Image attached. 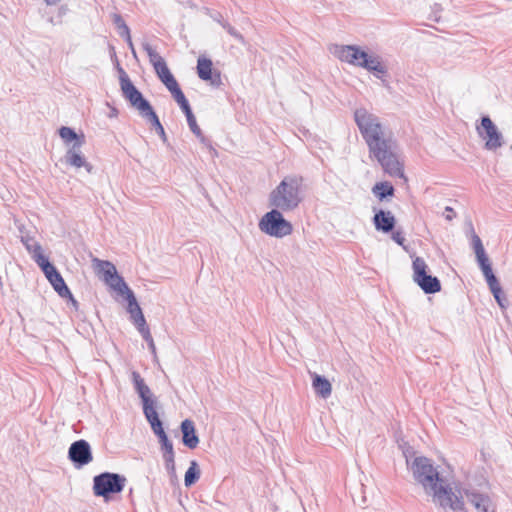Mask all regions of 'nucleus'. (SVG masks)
<instances>
[{
    "mask_svg": "<svg viewBox=\"0 0 512 512\" xmlns=\"http://www.w3.org/2000/svg\"><path fill=\"white\" fill-rule=\"evenodd\" d=\"M414 480L422 486L425 493L433 497V501L441 507H449L453 511L467 512L464 502L457 497L448 486L445 479L433 466L430 459L424 456L416 457L411 464Z\"/></svg>",
    "mask_w": 512,
    "mask_h": 512,
    "instance_id": "obj_2",
    "label": "nucleus"
},
{
    "mask_svg": "<svg viewBox=\"0 0 512 512\" xmlns=\"http://www.w3.org/2000/svg\"><path fill=\"white\" fill-rule=\"evenodd\" d=\"M222 27L226 29V31L240 43L244 44L245 40L242 34H240L233 26H231L228 22H223Z\"/></svg>",
    "mask_w": 512,
    "mask_h": 512,
    "instance_id": "obj_37",
    "label": "nucleus"
},
{
    "mask_svg": "<svg viewBox=\"0 0 512 512\" xmlns=\"http://www.w3.org/2000/svg\"><path fill=\"white\" fill-rule=\"evenodd\" d=\"M144 51L147 53L151 64L154 69L158 67V65H162L165 63V60L158 54V52L147 42L142 44Z\"/></svg>",
    "mask_w": 512,
    "mask_h": 512,
    "instance_id": "obj_29",
    "label": "nucleus"
},
{
    "mask_svg": "<svg viewBox=\"0 0 512 512\" xmlns=\"http://www.w3.org/2000/svg\"><path fill=\"white\" fill-rule=\"evenodd\" d=\"M212 61L205 57L198 58L197 73L200 79L204 81L210 80L213 85L220 83V75L217 74L215 78L212 76Z\"/></svg>",
    "mask_w": 512,
    "mask_h": 512,
    "instance_id": "obj_17",
    "label": "nucleus"
},
{
    "mask_svg": "<svg viewBox=\"0 0 512 512\" xmlns=\"http://www.w3.org/2000/svg\"><path fill=\"white\" fill-rule=\"evenodd\" d=\"M82 143H73L71 147L66 151L64 156V162L72 167L81 168L84 167L88 172H91L92 166L89 164L81 152Z\"/></svg>",
    "mask_w": 512,
    "mask_h": 512,
    "instance_id": "obj_13",
    "label": "nucleus"
},
{
    "mask_svg": "<svg viewBox=\"0 0 512 512\" xmlns=\"http://www.w3.org/2000/svg\"><path fill=\"white\" fill-rule=\"evenodd\" d=\"M182 442L189 449H195L199 444V438L195 431L194 422L185 419L181 423Z\"/></svg>",
    "mask_w": 512,
    "mask_h": 512,
    "instance_id": "obj_16",
    "label": "nucleus"
},
{
    "mask_svg": "<svg viewBox=\"0 0 512 512\" xmlns=\"http://www.w3.org/2000/svg\"><path fill=\"white\" fill-rule=\"evenodd\" d=\"M66 297H68V298L70 299V301H71L72 305H73L75 308H77V306H78V302L74 299V297H73L72 293L70 292V295H67Z\"/></svg>",
    "mask_w": 512,
    "mask_h": 512,
    "instance_id": "obj_53",
    "label": "nucleus"
},
{
    "mask_svg": "<svg viewBox=\"0 0 512 512\" xmlns=\"http://www.w3.org/2000/svg\"><path fill=\"white\" fill-rule=\"evenodd\" d=\"M49 282L60 297L65 298L67 295H70V290L60 273L54 275V278L50 279Z\"/></svg>",
    "mask_w": 512,
    "mask_h": 512,
    "instance_id": "obj_25",
    "label": "nucleus"
},
{
    "mask_svg": "<svg viewBox=\"0 0 512 512\" xmlns=\"http://www.w3.org/2000/svg\"><path fill=\"white\" fill-rule=\"evenodd\" d=\"M488 287L492 294H496L498 292V288L500 287V283L494 273L488 274L484 276Z\"/></svg>",
    "mask_w": 512,
    "mask_h": 512,
    "instance_id": "obj_35",
    "label": "nucleus"
},
{
    "mask_svg": "<svg viewBox=\"0 0 512 512\" xmlns=\"http://www.w3.org/2000/svg\"><path fill=\"white\" fill-rule=\"evenodd\" d=\"M143 339L148 343L149 349L152 351V353H155L156 347L153 341V338L151 336L150 331H144L143 334H141Z\"/></svg>",
    "mask_w": 512,
    "mask_h": 512,
    "instance_id": "obj_41",
    "label": "nucleus"
},
{
    "mask_svg": "<svg viewBox=\"0 0 512 512\" xmlns=\"http://www.w3.org/2000/svg\"><path fill=\"white\" fill-rule=\"evenodd\" d=\"M496 302L498 303V305L502 308V309H505L508 307L509 305V302L506 298V295L504 294V292L502 291V288L501 286L498 288V292L496 294H493Z\"/></svg>",
    "mask_w": 512,
    "mask_h": 512,
    "instance_id": "obj_38",
    "label": "nucleus"
},
{
    "mask_svg": "<svg viewBox=\"0 0 512 512\" xmlns=\"http://www.w3.org/2000/svg\"><path fill=\"white\" fill-rule=\"evenodd\" d=\"M477 131L486 140V149L496 150L502 146V134L488 116L482 117L481 127H477Z\"/></svg>",
    "mask_w": 512,
    "mask_h": 512,
    "instance_id": "obj_10",
    "label": "nucleus"
},
{
    "mask_svg": "<svg viewBox=\"0 0 512 512\" xmlns=\"http://www.w3.org/2000/svg\"><path fill=\"white\" fill-rule=\"evenodd\" d=\"M161 449H162L163 453H172V452H174L173 444H172L171 441L168 442L166 445L161 446Z\"/></svg>",
    "mask_w": 512,
    "mask_h": 512,
    "instance_id": "obj_47",
    "label": "nucleus"
},
{
    "mask_svg": "<svg viewBox=\"0 0 512 512\" xmlns=\"http://www.w3.org/2000/svg\"><path fill=\"white\" fill-rule=\"evenodd\" d=\"M444 217L446 220L451 221L455 217V212L453 208L447 206L444 211Z\"/></svg>",
    "mask_w": 512,
    "mask_h": 512,
    "instance_id": "obj_44",
    "label": "nucleus"
},
{
    "mask_svg": "<svg viewBox=\"0 0 512 512\" xmlns=\"http://www.w3.org/2000/svg\"><path fill=\"white\" fill-rule=\"evenodd\" d=\"M277 208L272 209L262 216L259 221V229L272 237L283 238L293 231L292 224L287 221Z\"/></svg>",
    "mask_w": 512,
    "mask_h": 512,
    "instance_id": "obj_5",
    "label": "nucleus"
},
{
    "mask_svg": "<svg viewBox=\"0 0 512 512\" xmlns=\"http://www.w3.org/2000/svg\"><path fill=\"white\" fill-rule=\"evenodd\" d=\"M354 121L365 141L369 158L394 178H404V165L400 160L397 140L381 119L364 107L356 108Z\"/></svg>",
    "mask_w": 512,
    "mask_h": 512,
    "instance_id": "obj_1",
    "label": "nucleus"
},
{
    "mask_svg": "<svg viewBox=\"0 0 512 512\" xmlns=\"http://www.w3.org/2000/svg\"><path fill=\"white\" fill-rule=\"evenodd\" d=\"M199 141L204 144L205 146L209 147L210 149H212V146L209 142V140L202 134V131L200 132V136H196Z\"/></svg>",
    "mask_w": 512,
    "mask_h": 512,
    "instance_id": "obj_46",
    "label": "nucleus"
},
{
    "mask_svg": "<svg viewBox=\"0 0 512 512\" xmlns=\"http://www.w3.org/2000/svg\"><path fill=\"white\" fill-rule=\"evenodd\" d=\"M125 41L127 42L132 54L134 57H136V51H135V48H134V45H133V42H132V38H131V35H129V38H124Z\"/></svg>",
    "mask_w": 512,
    "mask_h": 512,
    "instance_id": "obj_48",
    "label": "nucleus"
},
{
    "mask_svg": "<svg viewBox=\"0 0 512 512\" xmlns=\"http://www.w3.org/2000/svg\"><path fill=\"white\" fill-rule=\"evenodd\" d=\"M124 297L126 298L127 302H128V307H127V311L128 313H131V312H134V311H138L140 308L137 300H136V297L133 293V291L131 289H129L125 294H124Z\"/></svg>",
    "mask_w": 512,
    "mask_h": 512,
    "instance_id": "obj_34",
    "label": "nucleus"
},
{
    "mask_svg": "<svg viewBox=\"0 0 512 512\" xmlns=\"http://www.w3.org/2000/svg\"><path fill=\"white\" fill-rule=\"evenodd\" d=\"M458 497V495H456ZM463 497L471 503L478 512H495V508L489 496L478 493L475 490L464 489L463 494L459 496L463 501Z\"/></svg>",
    "mask_w": 512,
    "mask_h": 512,
    "instance_id": "obj_12",
    "label": "nucleus"
},
{
    "mask_svg": "<svg viewBox=\"0 0 512 512\" xmlns=\"http://www.w3.org/2000/svg\"><path fill=\"white\" fill-rule=\"evenodd\" d=\"M394 192L395 189L393 185L387 181L377 182L372 187V193L381 201H383L387 197L393 196Z\"/></svg>",
    "mask_w": 512,
    "mask_h": 512,
    "instance_id": "obj_21",
    "label": "nucleus"
},
{
    "mask_svg": "<svg viewBox=\"0 0 512 512\" xmlns=\"http://www.w3.org/2000/svg\"><path fill=\"white\" fill-rule=\"evenodd\" d=\"M392 239L399 245H403L405 242V237L400 231L392 232Z\"/></svg>",
    "mask_w": 512,
    "mask_h": 512,
    "instance_id": "obj_42",
    "label": "nucleus"
},
{
    "mask_svg": "<svg viewBox=\"0 0 512 512\" xmlns=\"http://www.w3.org/2000/svg\"><path fill=\"white\" fill-rule=\"evenodd\" d=\"M68 457L76 467H83L93 460L90 444L80 439L73 442L68 450Z\"/></svg>",
    "mask_w": 512,
    "mask_h": 512,
    "instance_id": "obj_11",
    "label": "nucleus"
},
{
    "mask_svg": "<svg viewBox=\"0 0 512 512\" xmlns=\"http://www.w3.org/2000/svg\"><path fill=\"white\" fill-rule=\"evenodd\" d=\"M187 123L193 134L195 136H200L201 129L197 125L196 118L194 115L187 117Z\"/></svg>",
    "mask_w": 512,
    "mask_h": 512,
    "instance_id": "obj_40",
    "label": "nucleus"
},
{
    "mask_svg": "<svg viewBox=\"0 0 512 512\" xmlns=\"http://www.w3.org/2000/svg\"><path fill=\"white\" fill-rule=\"evenodd\" d=\"M179 106H180V108L182 109V111L184 112V114H185L186 118H187V117H189V116H191V115H194V114H193V112H192V110H191V107H190V105H189L188 100H187V101H185V102H183V103H182V104H180Z\"/></svg>",
    "mask_w": 512,
    "mask_h": 512,
    "instance_id": "obj_43",
    "label": "nucleus"
},
{
    "mask_svg": "<svg viewBox=\"0 0 512 512\" xmlns=\"http://www.w3.org/2000/svg\"><path fill=\"white\" fill-rule=\"evenodd\" d=\"M144 51L147 53L151 64L154 69L158 67V65H162L165 63V60L158 54V52L147 42L142 44Z\"/></svg>",
    "mask_w": 512,
    "mask_h": 512,
    "instance_id": "obj_27",
    "label": "nucleus"
},
{
    "mask_svg": "<svg viewBox=\"0 0 512 512\" xmlns=\"http://www.w3.org/2000/svg\"><path fill=\"white\" fill-rule=\"evenodd\" d=\"M472 246L476 255L477 262L480 266V268L484 267L485 265L489 264V259L485 253L482 241L480 237L476 234H473L472 236Z\"/></svg>",
    "mask_w": 512,
    "mask_h": 512,
    "instance_id": "obj_20",
    "label": "nucleus"
},
{
    "mask_svg": "<svg viewBox=\"0 0 512 512\" xmlns=\"http://www.w3.org/2000/svg\"><path fill=\"white\" fill-rule=\"evenodd\" d=\"M213 19L214 21H216L217 23H219L221 26H222V23L225 22L221 16V14H216L215 16H213Z\"/></svg>",
    "mask_w": 512,
    "mask_h": 512,
    "instance_id": "obj_52",
    "label": "nucleus"
},
{
    "mask_svg": "<svg viewBox=\"0 0 512 512\" xmlns=\"http://www.w3.org/2000/svg\"><path fill=\"white\" fill-rule=\"evenodd\" d=\"M413 280L426 293L434 294L441 290V283L435 276L428 274V266L421 257H416L412 263Z\"/></svg>",
    "mask_w": 512,
    "mask_h": 512,
    "instance_id": "obj_9",
    "label": "nucleus"
},
{
    "mask_svg": "<svg viewBox=\"0 0 512 512\" xmlns=\"http://www.w3.org/2000/svg\"><path fill=\"white\" fill-rule=\"evenodd\" d=\"M143 413L150 426H154L161 422L156 410V402L143 406Z\"/></svg>",
    "mask_w": 512,
    "mask_h": 512,
    "instance_id": "obj_30",
    "label": "nucleus"
},
{
    "mask_svg": "<svg viewBox=\"0 0 512 512\" xmlns=\"http://www.w3.org/2000/svg\"><path fill=\"white\" fill-rule=\"evenodd\" d=\"M132 322L137 327L140 334H143L145 330L150 331L147 326L144 315L143 316L138 315V318L134 319V321H132Z\"/></svg>",
    "mask_w": 512,
    "mask_h": 512,
    "instance_id": "obj_39",
    "label": "nucleus"
},
{
    "mask_svg": "<svg viewBox=\"0 0 512 512\" xmlns=\"http://www.w3.org/2000/svg\"><path fill=\"white\" fill-rule=\"evenodd\" d=\"M151 429H152V431H153L157 436H159V435H161V434L165 433L164 428H163V425H162V422L157 423V424H156V425H154V426H151Z\"/></svg>",
    "mask_w": 512,
    "mask_h": 512,
    "instance_id": "obj_45",
    "label": "nucleus"
},
{
    "mask_svg": "<svg viewBox=\"0 0 512 512\" xmlns=\"http://www.w3.org/2000/svg\"><path fill=\"white\" fill-rule=\"evenodd\" d=\"M481 270H482L484 276L493 273L490 263L485 265L484 267H482Z\"/></svg>",
    "mask_w": 512,
    "mask_h": 512,
    "instance_id": "obj_50",
    "label": "nucleus"
},
{
    "mask_svg": "<svg viewBox=\"0 0 512 512\" xmlns=\"http://www.w3.org/2000/svg\"><path fill=\"white\" fill-rule=\"evenodd\" d=\"M131 379L134 385V389L142 400V405H148L156 400L153 398V394L150 388L146 385L144 379L141 377L140 373L137 371H132Z\"/></svg>",
    "mask_w": 512,
    "mask_h": 512,
    "instance_id": "obj_14",
    "label": "nucleus"
},
{
    "mask_svg": "<svg viewBox=\"0 0 512 512\" xmlns=\"http://www.w3.org/2000/svg\"><path fill=\"white\" fill-rule=\"evenodd\" d=\"M21 242L31 255L32 259L36 262L38 259V256H45L43 254L42 246L38 241H36L33 237H31L29 234L22 233L21 235Z\"/></svg>",
    "mask_w": 512,
    "mask_h": 512,
    "instance_id": "obj_19",
    "label": "nucleus"
},
{
    "mask_svg": "<svg viewBox=\"0 0 512 512\" xmlns=\"http://www.w3.org/2000/svg\"><path fill=\"white\" fill-rule=\"evenodd\" d=\"M129 314L132 321H134V319H137L138 315L143 316V312L141 309H139L138 311L131 312Z\"/></svg>",
    "mask_w": 512,
    "mask_h": 512,
    "instance_id": "obj_51",
    "label": "nucleus"
},
{
    "mask_svg": "<svg viewBox=\"0 0 512 512\" xmlns=\"http://www.w3.org/2000/svg\"><path fill=\"white\" fill-rule=\"evenodd\" d=\"M311 376L312 387L315 393L323 399L328 398L332 393V386L329 380L317 373H311Z\"/></svg>",
    "mask_w": 512,
    "mask_h": 512,
    "instance_id": "obj_18",
    "label": "nucleus"
},
{
    "mask_svg": "<svg viewBox=\"0 0 512 512\" xmlns=\"http://www.w3.org/2000/svg\"><path fill=\"white\" fill-rule=\"evenodd\" d=\"M144 51L147 53L151 64L154 69L158 67V65H162L165 63V60L158 54V52L147 42L142 44Z\"/></svg>",
    "mask_w": 512,
    "mask_h": 512,
    "instance_id": "obj_28",
    "label": "nucleus"
},
{
    "mask_svg": "<svg viewBox=\"0 0 512 512\" xmlns=\"http://www.w3.org/2000/svg\"><path fill=\"white\" fill-rule=\"evenodd\" d=\"M143 118L149 121L156 128L157 132L159 133L163 141L167 140L164 128L153 109H151L148 113H145Z\"/></svg>",
    "mask_w": 512,
    "mask_h": 512,
    "instance_id": "obj_31",
    "label": "nucleus"
},
{
    "mask_svg": "<svg viewBox=\"0 0 512 512\" xmlns=\"http://www.w3.org/2000/svg\"><path fill=\"white\" fill-rule=\"evenodd\" d=\"M92 263L97 273L102 275L103 281L113 291L124 296V294L130 289L123 277L118 274L113 263L106 260H100L98 258H94Z\"/></svg>",
    "mask_w": 512,
    "mask_h": 512,
    "instance_id": "obj_7",
    "label": "nucleus"
},
{
    "mask_svg": "<svg viewBox=\"0 0 512 512\" xmlns=\"http://www.w3.org/2000/svg\"><path fill=\"white\" fill-rule=\"evenodd\" d=\"M119 73L120 85L123 96L130 102L131 106L135 108L143 117L145 113H148L151 109H153L152 106L143 97L142 93L133 85L127 73L122 68H119Z\"/></svg>",
    "mask_w": 512,
    "mask_h": 512,
    "instance_id": "obj_8",
    "label": "nucleus"
},
{
    "mask_svg": "<svg viewBox=\"0 0 512 512\" xmlns=\"http://www.w3.org/2000/svg\"><path fill=\"white\" fill-rule=\"evenodd\" d=\"M157 437L159 438L161 446L166 445L168 442H170L166 433H163Z\"/></svg>",
    "mask_w": 512,
    "mask_h": 512,
    "instance_id": "obj_49",
    "label": "nucleus"
},
{
    "mask_svg": "<svg viewBox=\"0 0 512 512\" xmlns=\"http://www.w3.org/2000/svg\"><path fill=\"white\" fill-rule=\"evenodd\" d=\"M125 483L126 478L124 476L117 473L104 472L93 478V492L96 496L108 499L111 494L122 492Z\"/></svg>",
    "mask_w": 512,
    "mask_h": 512,
    "instance_id": "obj_6",
    "label": "nucleus"
},
{
    "mask_svg": "<svg viewBox=\"0 0 512 512\" xmlns=\"http://www.w3.org/2000/svg\"><path fill=\"white\" fill-rule=\"evenodd\" d=\"M112 19H113V23L115 24V26L118 30L119 35L122 38H129L130 29L127 26V24L125 23V21L123 20L122 16L119 14H113Z\"/></svg>",
    "mask_w": 512,
    "mask_h": 512,
    "instance_id": "obj_32",
    "label": "nucleus"
},
{
    "mask_svg": "<svg viewBox=\"0 0 512 512\" xmlns=\"http://www.w3.org/2000/svg\"><path fill=\"white\" fill-rule=\"evenodd\" d=\"M170 91V93L172 94L174 100L180 105L182 104L183 102L187 101L184 93L182 92V90L180 89L179 85L176 84L174 85L173 87H171L170 89H168Z\"/></svg>",
    "mask_w": 512,
    "mask_h": 512,
    "instance_id": "obj_36",
    "label": "nucleus"
},
{
    "mask_svg": "<svg viewBox=\"0 0 512 512\" xmlns=\"http://www.w3.org/2000/svg\"><path fill=\"white\" fill-rule=\"evenodd\" d=\"M59 136L66 144L81 142L84 145L85 143L84 135L79 136L72 128L67 126H62L59 129Z\"/></svg>",
    "mask_w": 512,
    "mask_h": 512,
    "instance_id": "obj_23",
    "label": "nucleus"
},
{
    "mask_svg": "<svg viewBox=\"0 0 512 512\" xmlns=\"http://www.w3.org/2000/svg\"><path fill=\"white\" fill-rule=\"evenodd\" d=\"M163 459L165 463V468L170 475L171 478H176V468H175V454L172 453H163Z\"/></svg>",
    "mask_w": 512,
    "mask_h": 512,
    "instance_id": "obj_33",
    "label": "nucleus"
},
{
    "mask_svg": "<svg viewBox=\"0 0 512 512\" xmlns=\"http://www.w3.org/2000/svg\"><path fill=\"white\" fill-rule=\"evenodd\" d=\"M340 61L360 67L383 80L387 75V67L381 56L358 45H335L333 52Z\"/></svg>",
    "mask_w": 512,
    "mask_h": 512,
    "instance_id": "obj_3",
    "label": "nucleus"
},
{
    "mask_svg": "<svg viewBox=\"0 0 512 512\" xmlns=\"http://www.w3.org/2000/svg\"><path fill=\"white\" fill-rule=\"evenodd\" d=\"M36 263L42 269L48 281L54 278V275L59 274L55 266L52 263H50L46 256H38Z\"/></svg>",
    "mask_w": 512,
    "mask_h": 512,
    "instance_id": "obj_24",
    "label": "nucleus"
},
{
    "mask_svg": "<svg viewBox=\"0 0 512 512\" xmlns=\"http://www.w3.org/2000/svg\"><path fill=\"white\" fill-rule=\"evenodd\" d=\"M303 200V179L299 176H286L269 195L273 208L288 212L296 209Z\"/></svg>",
    "mask_w": 512,
    "mask_h": 512,
    "instance_id": "obj_4",
    "label": "nucleus"
},
{
    "mask_svg": "<svg viewBox=\"0 0 512 512\" xmlns=\"http://www.w3.org/2000/svg\"><path fill=\"white\" fill-rule=\"evenodd\" d=\"M47 5H55L61 0H44Z\"/></svg>",
    "mask_w": 512,
    "mask_h": 512,
    "instance_id": "obj_54",
    "label": "nucleus"
},
{
    "mask_svg": "<svg viewBox=\"0 0 512 512\" xmlns=\"http://www.w3.org/2000/svg\"><path fill=\"white\" fill-rule=\"evenodd\" d=\"M395 217L390 211L379 210L374 214L373 223L376 230L385 233L392 232L395 226Z\"/></svg>",
    "mask_w": 512,
    "mask_h": 512,
    "instance_id": "obj_15",
    "label": "nucleus"
},
{
    "mask_svg": "<svg viewBox=\"0 0 512 512\" xmlns=\"http://www.w3.org/2000/svg\"><path fill=\"white\" fill-rule=\"evenodd\" d=\"M155 72L167 89H170L174 85L178 84L170 72L166 62L162 65H158V67L155 68Z\"/></svg>",
    "mask_w": 512,
    "mask_h": 512,
    "instance_id": "obj_22",
    "label": "nucleus"
},
{
    "mask_svg": "<svg viewBox=\"0 0 512 512\" xmlns=\"http://www.w3.org/2000/svg\"><path fill=\"white\" fill-rule=\"evenodd\" d=\"M200 477V470L196 461H191L188 470L185 473L184 483L189 487L193 485Z\"/></svg>",
    "mask_w": 512,
    "mask_h": 512,
    "instance_id": "obj_26",
    "label": "nucleus"
}]
</instances>
